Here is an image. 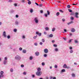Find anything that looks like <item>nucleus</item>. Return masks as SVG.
Here are the masks:
<instances>
[{"label": "nucleus", "instance_id": "54", "mask_svg": "<svg viewBox=\"0 0 79 79\" xmlns=\"http://www.w3.org/2000/svg\"><path fill=\"white\" fill-rule=\"evenodd\" d=\"M24 66L23 64H21V67L22 68H24Z\"/></svg>", "mask_w": 79, "mask_h": 79}, {"label": "nucleus", "instance_id": "30", "mask_svg": "<svg viewBox=\"0 0 79 79\" xmlns=\"http://www.w3.org/2000/svg\"><path fill=\"white\" fill-rule=\"evenodd\" d=\"M65 71H66L65 70V69H63L62 70H61V72H62V73L65 72Z\"/></svg>", "mask_w": 79, "mask_h": 79}, {"label": "nucleus", "instance_id": "62", "mask_svg": "<svg viewBox=\"0 0 79 79\" xmlns=\"http://www.w3.org/2000/svg\"><path fill=\"white\" fill-rule=\"evenodd\" d=\"M14 12V10H12L10 11V12L11 13H13Z\"/></svg>", "mask_w": 79, "mask_h": 79}, {"label": "nucleus", "instance_id": "11", "mask_svg": "<svg viewBox=\"0 0 79 79\" xmlns=\"http://www.w3.org/2000/svg\"><path fill=\"white\" fill-rule=\"evenodd\" d=\"M3 73H4V72H3V71H1L0 72V74H1V76H3V77H4V75H3Z\"/></svg>", "mask_w": 79, "mask_h": 79}, {"label": "nucleus", "instance_id": "13", "mask_svg": "<svg viewBox=\"0 0 79 79\" xmlns=\"http://www.w3.org/2000/svg\"><path fill=\"white\" fill-rule=\"evenodd\" d=\"M56 29V28L55 27H53L52 28V32H54L55 31Z\"/></svg>", "mask_w": 79, "mask_h": 79}, {"label": "nucleus", "instance_id": "34", "mask_svg": "<svg viewBox=\"0 0 79 79\" xmlns=\"http://www.w3.org/2000/svg\"><path fill=\"white\" fill-rule=\"evenodd\" d=\"M67 7L68 8H70V7H71V6L69 5H68L67 6Z\"/></svg>", "mask_w": 79, "mask_h": 79}, {"label": "nucleus", "instance_id": "33", "mask_svg": "<svg viewBox=\"0 0 79 79\" xmlns=\"http://www.w3.org/2000/svg\"><path fill=\"white\" fill-rule=\"evenodd\" d=\"M32 59H33V57L31 56H30V60H32Z\"/></svg>", "mask_w": 79, "mask_h": 79}, {"label": "nucleus", "instance_id": "60", "mask_svg": "<svg viewBox=\"0 0 79 79\" xmlns=\"http://www.w3.org/2000/svg\"><path fill=\"white\" fill-rule=\"evenodd\" d=\"M16 18H18L19 17V15H16L15 16Z\"/></svg>", "mask_w": 79, "mask_h": 79}, {"label": "nucleus", "instance_id": "49", "mask_svg": "<svg viewBox=\"0 0 79 79\" xmlns=\"http://www.w3.org/2000/svg\"><path fill=\"white\" fill-rule=\"evenodd\" d=\"M42 66H44L45 65V63L44 62H43L42 63Z\"/></svg>", "mask_w": 79, "mask_h": 79}, {"label": "nucleus", "instance_id": "51", "mask_svg": "<svg viewBox=\"0 0 79 79\" xmlns=\"http://www.w3.org/2000/svg\"><path fill=\"white\" fill-rule=\"evenodd\" d=\"M32 77L33 78H34V77H35V75H32Z\"/></svg>", "mask_w": 79, "mask_h": 79}, {"label": "nucleus", "instance_id": "37", "mask_svg": "<svg viewBox=\"0 0 79 79\" xmlns=\"http://www.w3.org/2000/svg\"><path fill=\"white\" fill-rule=\"evenodd\" d=\"M44 57H47V55L46 54H44Z\"/></svg>", "mask_w": 79, "mask_h": 79}, {"label": "nucleus", "instance_id": "2", "mask_svg": "<svg viewBox=\"0 0 79 79\" xmlns=\"http://www.w3.org/2000/svg\"><path fill=\"white\" fill-rule=\"evenodd\" d=\"M15 59L16 60H17V61H19L21 60V57L20 56L17 55L15 56Z\"/></svg>", "mask_w": 79, "mask_h": 79}, {"label": "nucleus", "instance_id": "14", "mask_svg": "<svg viewBox=\"0 0 79 79\" xmlns=\"http://www.w3.org/2000/svg\"><path fill=\"white\" fill-rule=\"evenodd\" d=\"M54 51L56 52H58V48H55L54 49Z\"/></svg>", "mask_w": 79, "mask_h": 79}, {"label": "nucleus", "instance_id": "19", "mask_svg": "<svg viewBox=\"0 0 79 79\" xmlns=\"http://www.w3.org/2000/svg\"><path fill=\"white\" fill-rule=\"evenodd\" d=\"M37 35H36L35 36H34V37H33V39H37Z\"/></svg>", "mask_w": 79, "mask_h": 79}, {"label": "nucleus", "instance_id": "29", "mask_svg": "<svg viewBox=\"0 0 79 79\" xmlns=\"http://www.w3.org/2000/svg\"><path fill=\"white\" fill-rule=\"evenodd\" d=\"M17 31V29H15L14 30V31L15 32H16Z\"/></svg>", "mask_w": 79, "mask_h": 79}, {"label": "nucleus", "instance_id": "47", "mask_svg": "<svg viewBox=\"0 0 79 79\" xmlns=\"http://www.w3.org/2000/svg\"><path fill=\"white\" fill-rule=\"evenodd\" d=\"M69 12H70L71 13V12H72V10H71V9H69L68 10Z\"/></svg>", "mask_w": 79, "mask_h": 79}, {"label": "nucleus", "instance_id": "20", "mask_svg": "<svg viewBox=\"0 0 79 79\" xmlns=\"http://www.w3.org/2000/svg\"><path fill=\"white\" fill-rule=\"evenodd\" d=\"M30 12L31 13H32L33 12V9H31L30 10Z\"/></svg>", "mask_w": 79, "mask_h": 79}, {"label": "nucleus", "instance_id": "1", "mask_svg": "<svg viewBox=\"0 0 79 79\" xmlns=\"http://www.w3.org/2000/svg\"><path fill=\"white\" fill-rule=\"evenodd\" d=\"M34 21L36 24H38L39 23V18L37 17H35L34 18Z\"/></svg>", "mask_w": 79, "mask_h": 79}, {"label": "nucleus", "instance_id": "9", "mask_svg": "<svg viewBox=\"0 0 79 79\" xmlns=\"http://www.w3.org/2000/svg\"><path fill=\"white\" fill-rule=\"evenodd\" d=\"M35 54L36 56H38L39 55V52H36L35 53Z\"/></svg>", "mask_w": 79, "mask_h": 79}, {"label": "nucleus", "instance_id": "52", "mask_svg": "<svg viewBox=\"0 0 79 79\" xmlns=\"http://www.w3.org/2000/svg\"><path fill=\"white\" fill-rule=\"evenodd\" d=\"M69 49L71 50H72V49H73V48H72V47H69Z\"/></svg>", "mask_w": 79, "mask_h": 79}, {"label": "nucleus", "instance_id": "26", "mask_svg": "<svg viewBox=\"0 0 79 79\" xmlns=\"http://www.w3.org/2000/svg\"><path fill=\"white\" fill-rule=\"evenodd\" d=\"M72 77H75V74L74 73H72Z\"/></svg>", "mask_w": 79, "mask_h": 79}, {"label": "nucleus", "instance_id": "24", "mask_svg": "<svg viewBox=\"0 0 79 79\" xmlns=\"http://www.w3.org/2000/svg\"><path fill=\"white\" fill-rule=\"evenodd\" d=\"M74 42L76 44H77V43H78V41H77L76 40H74Z\"/></svg>", "mask_w": 79, "mask_h": 79}, {"label": "nucleus", "instance_id": "63", "mask_svg": "<svg viewBox=\"0 0 79 79\" xmlns=\"http://www.w3.org/2000/svg\"><path fill=\"white\" fill-rule=\"evenodd\" d=\"M52 43H55V40H52Z\"/></svg>", "mask_w": 79, "mask_h": 79}, {"label": "nucleus", "instance_id": "5", "mask_svg": "<svg viewBox=\"0 0 79 79\" xmlns=\"http://www.w3.org/2000/svg\"><path fill=\"white\" fill-rule=\"evenodd\" d=\"M63 68H67V69H69L70 68V67L69 66L68 67L67 65L66 64H64V66H63Z\"/></svg>", "mask_w": 79, "mask_h": 79}, {"label": "nucleus", "instance_id": "61", "mask_svg": "<svg viewBox=\"0 0 79 79\" xmlns=\"http://www.w3.org/2000/svg\"><path fill=\"white\" fill-rule=\"evenodd\" d=\"M22 3H24V2H25V0H22Z\"/></svg>", "mask_w": 79, "mask_h": 79}, {"label": "nucleus", "instance_id": "58", "mask_svg": "<svg viewBox=\"0 0 79 79\" xmlns=\"http://www.w3.org/2000/svg\"><path fill=\"white\" fill-rule=\"evenodd\" d=\"M71 15H74V12H72L71 14H70Z\"/></svg>", "mask_w": 79, "mask_h": 79}, {"label": "nucleus", "instance_id": "23", "mask_svg": "<svg viewBox=\"0 0 79 79\" xmlns=\"http://www.w3.org/2000/svg\"><path fill=\"white\" fill-rule=\"evenodd\" d=\"M45 29L46 31H48L49 30V28L48 27H46Z\"/></svg>", "mask_w": 79, "mask_h": 79}, {"label": "nucleus", "instance_id": "35", "mask_svg": "<svg viewBox=\"0 0 79 79\" xmlns=\"http://www.w3.org/2000/svg\"><path fill=\"white\" fill-rule=\"evenodd\" d=\"M19 50L20 51H21L22 50H23V48H19Z\"/></svg>", "mask_w": 79, "mask_h": 79}, {"label": "nucleus", "instance_id": "40", "mask_svg": "<svg viewBox=\"0 0 79 79\" xmlns=\"http://www.w3.org/2000/svg\"><path fill=\"white\" fill-rule=\"evenodd\" d=\"M55 68H58V66L56 65H55L54 66Z\"/></svg>", "mask_w": 79, "mask_h": 79}, {"label": "nucleus", "instance_id": "53", "mask_svg": "<svg viewBox=\"0 0 79 79\" xmlns=\"http://www.w3.org/2000/svg\"><path fill=\"white\" fill-rule=\"evenodd\" d=\"M62 21L63 22H64V21H65V19H62Z\"/></svg>", "mask_w": 79, "mask_h": 79}, {"label": "nucleus", "instance_id": "27", "mask_svg": "<svg viewBox=\"0 0 79 79\" xmlns=\"http://www.w3.org/2000/svg\"><path fill=\"white\" fill-rule=\"evenodd\" d=\"M41 41L42 42H45V40L44 39H42L41 40Z\"/></svg>", "mask_w": 79, "mask_h": 79}, {"label": "nucleus", "instance_id": "38", "mask_svg": "<svg viewBox=\"0 0 79 79\" xmlns=\"http://www.w3.org/2000/svg\"><path fill=\"white\" fill-rule=\"evenodd\" d=\"M39 32L36 31V34L37 35H39Z\"/></svg>", "mask_w": 79, "mask_h": 79}, {"label": "nucleus", "instance_id": "25", "mask_svg": "<svg viewBox=\"0 0 79 79\" xmlns=\"http://www.w3.org/2000/svg\"><path fill=\"white\" fill-rule=\"evenodd\" d=\"M10 71L11 73H13V69L12 68H11L10 69Z\"/></svg>", "mask_w": 79, "mask_h": 79}, {"label": "nucleus", "instance_id": "4", "mask_svg": "<svg viewBox=\"0 0 79 79\" xmlns=\"http://www.w3.org/2000/svg\"><path fill=\"white\" fill-rule=\"evenodd\" d=\"M20 23H21L20 21H16L15 22V25H19L20 24Z\"/></svg>", "mask_w": 79, "mask_h": 79}, {"label": "nucleus", "instance_id": "6", "mask_svg": "<svg viewBox=\"0 0 79 79\" xmlns=\"http://www.w3.org/2000/svg\"><path fill=\"white\" fill-rule=\"evenodd\" d=\"M79 15V13L77 12H76L75 13V17L76 18H79V16H78V15Z\"/></svg>", "mask_w": 79, "mask_h": 79}, {"label": "nucleus", "instance_id": "21", "mask_svg": "<svg viewBox=\"0 0 79 79\" xmlns=\"http://www.w3.org/2000/svg\"><path fill=\"white\" fill-rule=\"evenodd\" d=\"M28 5H31V2L30 0L28 1Z\"/></svg>", "mask_w": 79, "mask_h": 79}, {"label": "nucleus", "instance_id": "50", "mask_svg": "<svg viewBox=\"0 0 79 79\" xmlns=\"http://www.w3.org/2000/svg\"><path fill=\"white\" fill-rule=\"evenodd\" d=\"M72 40H73V39L70 40L69 41V43H70V42H71Z\"/></svg>", "mask_w": 79, "mask_h": 79}, {"label": "nucleus", "instance_id": "55", "mask_svg": "<svg viewBox=\"0 0 79 79\" xmlns=\"http://www.w3.org/2000/svg\"><path fill=\"white\" fill-rule=\"evenodd\" d=\"M14 5L15 6H17V4L15 3L14 4Z\"/></svg>", "mask_w": 79, "mask_h": 79}, {"label": "nucleus", "instance_id": "18", "mask_svg": "<svg viewBox=\"0 0 79 79\" xmlns=\"http://www.w3.org/2000/svg\"><path fill=\"white\" fill-rule=\"evenodd\" d=\"M6 63H7V61L4 60V64H6Z\"/></svg>", "mask_w": 79, "mask_h": 79}, {"label": "nucleus", "instance_id": "42", "mask_svg": "<svg viewBox=\"0 0 79 79\" xmlns=\"http://www.w3.org/2000/svg\"><path fill=\"white\" fill-rule=\"evenodd\" d=\"M59 11H60V12H61V13H64V11H63L62 10H59Z\"/></svg>", "mask_w": 79, "mask_h": 79}, {"label": "nucleus", "instance_id": "36", "mask_svg": "<svg viewBox=\"0 0 79 79\" xmlns=\"http://www.w3.org/2000/svg\"><path fill=\"white\" fill-rule=\"evenodd\" d=\"M9 2H10V3H11L13 2V1L12 0H9L8 1Z\"/></svg>", "mask_w": 79, "mask_h": 79}, {"label": "nucleus", "instance_id": "15", "mask_svg": "<svg viewBox=\"0 0 79 79\" xmlns=\"http://www.w3.org/2000/svg\"><path fill=\"white\" fill-rule=\"evenodd\" d=\"M49 37H53V35L52 34H51L50 35H48Z\"/></svg>", "mask_w": 79, "mask_h": 79}, {"label": "nucleus", "instance_id": "32", "mask_svg": "<svg viewBox=\"0 0 79 79\" xmlns=\"http://www.w3.org/2000/svg\"><path fill=\"white\" fill-rule=\"evenodd\" d=\"M56 16H59V15H60V13L59 12H58L56 14Z\"/></svg>", "mask_w": 79, "mask_h": 79}, {"label": "nucleus", "instance_id": "48", "mask_svg": "<svg viewBox=\"0 0 79 79\" xmlns=\"http://www.w3.org/2000/svg\"><path fill=\"white\" fill-rule=\"evenodd\" d=\"M53 46L54 47H57V45H56V44H53Z\"/></svg>", "mask_w": 79, "mask_h": 79}, {"label": "nucleus", "instance_id": "10", "mask_svg": "<svg viewBox=\"0 0 79 79\" xmlns=\"http://www.w3.org/2000/svg\"><path fill=\"white\" fill-rule=\"evenodd\" d=\"M71 31L72 32H74L76 31V30H75L74 28H73L71 29Z\"/></svg>", "mask_w": 79, "mask_h": 79}, {"label": "nucleus", "instance_id": "64", "mask_svg": "<svg viewBox=\"0 0 79 79\" xmlns=\"http://www.w3.org/2000/svg\"><path fill=\"white\" fill-rule=\"evenodd\" d=\"M53 79V77H50V79Z\"/></svg>", "mask_w": 79, "mask_h": 79}, {"label": "nucleus", "instance_id": "57", "mask_svg": "<svg viewBox=\"0 0 79 79\" xmlns=\"http://www.w3.org/2000/svg\"><path fill=\"white\" fill-rule=\"evenodd\" d=\"M40 45H42L43 44V43H42V42H40Z\"/></svg>", "mask_w": 79, "mask_h": 79}, {"label": "nucleus", "instance_id": "22", "mask_svg": "<svg viewBox=\"0 0 79 79\" xmlns=\"http://www.w3.org/2000/svg\"><path fill=\"white\" fill-rule=\"evenodd\" d=\"M69 52L70 53H73V50H70Z\"/></svg>", "mask_w": 79, "mask_h": 79}, {"label": "nucleus", "instance_id": "41", "mask_svg": "<svg viewBox=\"0 0 79 79\" xmlns=\"http://www.w3.org/2000/svg\"><path fill=\"white\" fill-rule=\"evenodd\" d=\"M44 16H45V17H46L47 18V14H45L44 15Z\"/></svg>", "mask_w": 79, "mask_h": 79}, {"label": "nucleus", "instance_id": "16", "mask_svg": "<svg viewBox=\"0 0 79 79\" xmlns=\"http://www.w3.org/2000/svg\"><path fill=\"white\" fill-rule=\"evenodd\" d=\"M22 38L23 39H24L26 38V37H25V36L23 35L22 36Z\"/></svg>", "mask_w": 79, "mask_h": 79}, {"label": "nucleus", "instance_id": "7", "mask_svg": "<svg viewBox=\"0 0 79 79\" xmlns=\"http://www.w3.org/2000/svg\"><path fill=\"white\" fill-rule=\"evenodd\" d=\"M44 52L45 53H47L48 52V50L47 48H45L44 50Z\"/></svg>", "mask_w": 79, "mask_h": 79}, {"label": "nucleus", "instance_id": "56", "mask_svg": "<svg viewBox=\"0 0 79 79\" xmlns=\"http://www.w3.org/2000/svg\"><path fill=\"white\" fill-rule=\"evenodd\" d=\"M39 6L40 7H41V6H42V4H40L39 5Z\"/></svg>", "mask_w": 79, "mask_h": 79}, {"label": "nucleus", "instance_id": "12", "mask_svg": "<svg viewBox=\"0 0 79 79\" xmlns=\"http://www.w3.org/2000/svg\"><path fill=\"white\" fill-rule=\"evenodd\" d=\"M22 52L23 53H26V50L25 49L23 50Z\"/></svg>", "mask_w": 79, "mask_h": 79}, {"label": "nucleus", "instance_id": "43", "mask_svg": "<svg viewBox=\"0 0 79 79\" xmlns=\"http://www.w3.org/2000/svg\"><path fill=\"white\" fill-rule=\"evenodd\" d=\"M23 74L24 75H26V72H24Z\"/></svg>", "mask_w": 79, "mask_h": 79}, {"label": "nucleus", "instance_id": "3", "mask_svg": "<svg viewBox=\"0 0 79 79\" xmlns=\"http://www.w3.org/2000/svg\"><path fill=\"white\" fill-rule=\"evenodd\" d=\"M36 76H41V75H42V72L37 71V72L36 73Z\"/></svg>", "mask_w": 79, "mask_h": 79}, {"label": "nucleus", "instance_id": "39", "mask_svg": "<svg viewBox=\"0 0 79 79\" xmlns=\"http://www.w3.org/2000/svg\"><path fill=\"white\" fill-rule=\"evenodd\" d=\"M70 19H71V20H73L74 19V18L73 17H71L70 18Z\"/></svg>", "mask_w": 79, "mask_h": 79}, {"label": "nucleus", "instance_id": "8", "mask_svg": "<svg viewBox=\"0 0 79 79\" xmlns=\"http://www.w3.org/2000/svg\"><path fill=\"white\" fill-rule=\"evenodd\" d=\"M2 35H3L4 37H6V32L4 31L2 34Z\"/></svg>", "mask_w": 79, "mask_h": 79}, {"label": "nucleus", "instance_id": "46", "mask_svg": "<svg viewBox=\"0 0 79 79\" xmlns=\"http://www.w3.org/2000/svg\"><path fill=\"white\" fill-rule=\"evenodd\" d=\"M34 45H35V46H37V45H38L37 43H35L34 44Z\"/></svg>", "mask_w": 79, "mask_h": 79}, {"label": "nucleus", "instance_id": "17", "mask_svg": "<svg viewBox=\"0 0 79 79\" xmlns=\"http://www.w3.org/2000/svg\"><path fill=\"white\" fill-rule=\"evenodd\" d=\"M41 69L40 68H39L37 69V71H41Z\"/></svg>", "mask_w": 79, "mask_h": 79}, {"label": "nucleus", "instance_id": "45", "mask_svg": "<svg viewBox=\"0 0 79 79\" xmlns=\"http://www.w3.org/2000/svg\"><path fill=\"white\" fill-rule=\"evenodd\" d=\"M7 38L8 39H10V35H8L7 36Z\"/></svg>", "mask_w": 79, "mask_h": 79}, {"label": "nucleus", "instance_id": "59", "mask_svg": "<svg viewBox=\"0 0 79 79\" xmlns=\"http://www.w3.org/2000/svg\"><path fill=\"white\" fill-rule=\"evenodd\" d=\"M64 32H66L67 30H66L65 29H64Z\"/></svg>", "mask_w": 79, "mask_h": 79}, {"label": "nucleus", "instance_id": "44", "mask_svg": "<svg viewBox=\"0 0 79 79\" xmlns=\"http://www.w3.org/2000/svg\"><path fill=\"white\" fill-rule=\"evenodd\" d=\"M42 35V33H40L39 34H38V35L39 36V37L41 36V35Z\"/></svg>", "mask_w": 79, "mask_h": 79}, {"label": "nucleus", "instance_id": "31", "mask_svg": "<svg viewBox=\"0 0 79 79\" xmlns=\"http://www.w3.org/2000/svg\"><path fill=\"white\" fill-rule=\"evenodd\" d=\"M47 13L48 15H50V12H49V11L48 10H47Z\"/></svg>", "mask_w": 79, "mask_h": 79}, {"label": "nucleus", "instance_id": "28", "mask_svg": "<svg viewBox=\"0 0 79 79\" xmlns=\"http://www.w3.org/2000/svg\"><path fill=\"white\" fill-rule=\"evenodd\" d=\"M8 60V57H5L4 58V60H6H6Z\"/></svg>", "mask_w": 79, "mask_h": 79}]
</instances>
